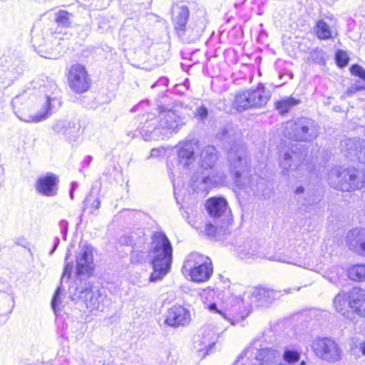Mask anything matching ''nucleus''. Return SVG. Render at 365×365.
<instances>
[{
    "label": "nucleus",
    "instance_id": "09e8293b",
    "mask_svg": "<svg viewBox=\"0 0 365 365\" xmlns=\"http://www.w3.org/2000/svg\"><path fill=\"white\" fill-rule=\"evenodd\" d=\"M92 158L91 156L86 157V162L89 163L91 161Z\"/></svg>",
    "mask_w": 365,
    "mask_h": 365
},
{
    "label": "nucleus",
    "instance_id": "a878e982",
    "mask_svg": "<svg viewBox=\"0 0 365 365\" xmlns=\"http://www.w3.org/2000/svg\"><path fill=\"white\" fill-rule=\"evenodd\" d=\"M189 16L190 11L185 2L178 1L173 4L172 21L175 31L187 24Z\"/></svg>",
    "mask_w": 365,
    "mask_h": 365
},
{
    "label": "nucleus",
    "instance_id": "5fc2aeb1",
    "mask_svg": "<svg viewBox=\"0 0 365 365\" xmlns=\"http://www.w3.org/2000/svg\"><path fill=\"white\" fill-rule=\"evenodd\" d=\"M71 289H72V287H69V292H70V293H71V294H72V293H73V292H72V290H71Z\"/></svg>",
    "mask_w": 365,
    "mask_h": 365
},
{
    "label": "nucleus",
    "instance_id": "f704fd0d",
    "mask_svg": "<svg viewBox=\"0 0 365 365\" xmlns=\"http://www.w3.org/2000/svg\"><path fill=\"white\" fill-rule=\"evenodd\" d=\"M148 258V253L140 250L135 249L131 252L130 260L133 263H143Z\"/></svg>",
    "mask_w": 365,
    "mask_h": 365
},
{
    "label": "nucleus",
    "instance_id": "cd10ccee",
    "mask_svg": "<svg viewBox=\"0 0 365 365\" xmlns=\"http://www.w3.org/2000/svg\"><path fill=\"white\" fill-rule=\"evenodd\" d=\"M72 269H73L72 263L67 262L64 267L63 272L61 276V285L58 286V288L56 289L55 294L53 297L52 301H51V307L55 313H56L57 311L60 309L61 295V292H62V289H63L62 288L63 282L65 279H66V280L69 279L71 272H72Z\"/></svg>",
    "mask_w": 365,
    "mask_h": 365
},
{
    "label": "nucleus",
    "instance_id": "6ab92c4d",
    "mask_svg": "<svg viewBox=\"0 0 365 365\" xmlns=\"http://www.w3.org/2000/svg\"><path fill=\"white\" fill-rule=\"evenodd\" d=\"M68 82L74 92L81 93L88 90L91 80L85 67L77 63L71 66L68 74Z\"/></svg>",
    "mask_w": 365,
    "mask_h": 365
},
{
    "label": "nucleus",
    "instance_id": "de8ad7c7",
    "mask_svg": "<svg viewBox=\"0 0 365 365\" xmlns=\"http://www.w3.org/2000/svg\"><path fill=\"white\" fill-rule=\"evenodd\" d=\"M71 255V252L70 251H68L67 253H66V258H65V260L67 261L69 256Z\"/></svg>",
    "mask_w": 365,
    "mask_h": 365
},
{
    "label": "nucleus",
    "instance_id": "c03bdc74",
    "mask_svg": "<svg viewBox=\"0 0 365 365\" xmlns=\"http://www.w3.org/2000/svg\"><path fill=\"white\" fill-rule=\"evenodd\" d=\"M359 349L362 354L365 356V341L359 344Z\"/></svg>",
    "mask_w": 365,
    "mask_h": 365
},
{
    "label": "nucleus",
    "instance_id": "bb28decb",
    "mask_svg": "<svg viewBox=\"0 0 365 365\" xmlns=\"http://www.w3.org/2000/svg\"><path fill=\"white\" fill-rule=\"evenodd\" d=\"M204 31V26L202 23L199 25L197 23L187 24L183 27L177 29L175 31L178 37L185 43L195 42L199 38Z\"/></svg>",
    "mask_w": 365,
    "mask_h": 365
},
{
    "label": "nucleus",
    "instance_id": "4d7b16f0",
    "mask_svg": "<svg viewBox=\"0 0 365 365\" xmlns=\"http://www.w3.org/2000/svg\"><path fill=\"white\" fill-rule=\"evenodd\" d=\"M299 289H300L299 287H297V289H295V290L299 291Z\"/></svg>",
    "mask_w": 365,
    "mask_h": 365
},
{
    "label": "nucleus",
    "instance_id": "4c0bfd02",
    "mask_svg": "<svg viewBox=\"0 0 365 365\" xmlns=\"http://www.w3.org/2000/svg\"><path fill=\"white\" fill-rule=\"evenodd\" d=\"M356 158L359 161L365 163V140H361V141L359 142Z\"/></svg>",
    "mask_w": 365,
    "mask_h": 365
},
{
    "label": "nucleus",
    "instance_id": "dca6fc26",
    "mask_svg": "<svg viewBox=\"0 0 365 365\" xmlns=\"http://www.w3.org/2000/svg\"><path fill=\"white\" fill-rule=\"evenodd\" d=\"M51 128L53 133L63 136L69 143L76 142L82 133L80 123L72 119L55 120Z\"/></svg>",
    "mask_w": 365,
    "mask_h": 365
},
{
    "label": "nucleus",
    "instance_id": "6e6552de",
    "mask_svg": "<svg viewBox=\"0 0 365 365\" xmlns=\"http://www.w3.org/2000/svg\"><path fill=\"white\" fill-rule=\"evenodd\" d=\"M236 252L240 258L245 260H254L257 259H267L270 261L293 264L302 266L301 262L295 258L287 255H270L267 247L261 245L255 239H246L239 241L237 245Z\"/></svg>",
    "mask_w": 365,
    "mask_h": 365
},
{
    "label": "nucleus",
    "instance_id": "58836bf2",
    "mask_svg": "<svg viewBox=\"0 0 365 365\" xmlns=\"http://www.w3.org/2000/svg\"><path fill=\"white\" fill-rule=\"evenodd\" d=\"M195 115L201 120H204L208 115V110L206 107L202 106L197 108Z\"/></svg>",
    "mask_w": 365,
    "mask_h": 365
},
{
    "label": "nucleus",
    "instance_id": "ddd939ff",
    "mask_svg": "<svg viewBox=\"0 0 365 365\" xmlns=\"http://www.w3.org/2000/svg\"><path fill=\"white\" fill-rule=\"evenodd\" d=\"M269 99L263 85L259 83L257 88L250 89L235 96L233 107L239 112L252 108L264 106Z\"/></svg>",
    "mask_w": 365,
    "mask_h": 365
},
{
    "label": "nucleus",
    "instance_id": "473e14b6",
    "mask_svg": "<svg viewBox=\"0 0 365 365\" xmlns=\"http://www.w3.org/2000/svg\"><path fill=\"white\" fill-rule=\"evenodd\" d=\"M349 279L355 281H365V264H355L348 269Z\"/></svg>",
    "mask_w": 365,
    "mask_h": 365
},
{
    "label": "nucleus",
    "instance_id": "8fccbe9b",
    "mask_svg": "<svg viewBox=\"0 0 365 365\" xmlns=\"http://www.w3.org/2000/svg\"><path fill=\"white\" fill-rule=\"evenodd\" d=\"M285 294H289L291 292V289H286L283 291Z\"/></svg>",
    "mask_w": 365,
    "mask_h": 365
},
{
    "label": "nucleus",
    "instance_id": "0eeeda50",
    "mask_svg": "<svg viewBox=\"0 0 365 365\" xmlns=\"http://www.w3.org/2000/svg\"><path fill=\"white\" fill-rule=\"evenodd\" d=\"M280 359L277 349L265 347L257 339L245 349L234 365H278Z\"/></svg>",
    "mask_w": 365,
    "mask_h": 365
},
{
    "label": "nucleus",
    "instance_id": "37998d69",
    "mask_svg": "<svg viewBox=\"0 0 365 365\" xmlns=\"http://www.w3.org/2000/svg\"><path fill=\"white\" fill-rule=\"evenodd\" d=\"M60 243V240L58 237L55 238L54 245L52 250L51 251L50 254L52 255L53 252L56 250V249L58 247V245Z\"/></svg>",
    "mask_w": 365,
    "mask_h": 365
},
{
    "label": "nucleus",
    "instance_id": "f8f14e48",
    "mask_svg": "<svg viewBox=\"0 0 365 365\" xmlns=\"http://www.w3.org/2000/svg\"><path fill=\"white\" fill-rule=\"evenodd\" d=\"M73 296L81 300L86 308L93 310L103 312L107 305V295L103 288H98L85 282L84 286L73 288Z\"/></svg>",
    "mask_w": 365,
    "mask_h": 365
},
{
    "label": "nucleus",
    "instance_id": "6e6d98bb",
    "mask_svg": "<svg viewBox=\"0 0 365 365\" xmlns=\"http://www.w3.org/2000/svg\"><path fill=\"white\" fill-rule=\"evenodd\" d=\"M167 80L166 79H162L160 81H166Z\"/></svg>",
    "mask_w": 365,
    "mask_h": 365
},
{
    "label": "nucleus",
    "instance_id": "393cba45",
    "mask_svg": "<svg viewBox=\"0 0 365 365\" xmlns=\"http://www.w3.org/2000/svg\"><path fill=\"white\" fill-rule=\"evenodd\" d=\"M346 243L350 250L365 257V229L350 230L346 235Z\"/></svg>",
    "mask_w": 365,
    "mask_h": 365
},
{
    "label": "nucleus",
    "instance_id": "c85d7f7f",
    "mask_svg": "<svg viewBox=\"0 0 365 365\" xmlns=\"http://www.w3.org/2000/svg\"><path fill=\"white\" fill-rule=\"evenodd\" d=\"M314 32L320 40L334 38L336 36V33L333 31L324 19H319L317 21L314 27Z\"/></svg>",
    "mask_w": 365,
    "mask_h": 365
},
{
    "label": "nucleus",
    "instance_id": "7c9ffc66",
    "mask_svg": "<svg viewBox=\"0 0 365 365\" xmlns=\"http://www.w3.org/2000/svg\"><path fill=\"white\" fill-rule=\"evenodd\" d=\"M300 103V100L292 96L286 97L275 103V108L280 114L287 113Z\"/></svg>",
    "mask_w": 365,
    "mask_h": 365
},
{
    "label": "nucleus",
    "instance_id": "2f4dec72",
    "mask_svg": "<svg viewBox=\"0 0 365 365\" xmlns=\"http://www.w3.org/2000/svg\"><path fill=\"white\" fill-rule=\"evenodd\" d=\"M73 14L64 10H58L54 14V21L58 27L68 28L71 26Z\"/></svg>",
    "mask_w": 365,
    "mask_h": 365
},
{
    "label": "nucleus",
    "instance_id": "20e7f679",
    "mask_svg": "<svg viewBox=\"0 0 365 365\" xmlns=\"http://www.w3.org/2000/svg\"><path fill=\"white\" fill-rule=\"evenodd\" d=\"M228 160L230 172L234 174L237 185L241 186L247 192H252L254 195H264L266 183L259 176L252 175L247 182H241L240 178L247 167V152L243 145H235L231 148Z\"/></svg>",
    "mask_w": 365,
    "mask_h": 365
},
{
    "label": "nucleus",
    "instance_id": "13d9d810",
    "mask_svg": "<svg viewBox=\"0 0 365 365\" xmlns=\"http://www.w3.org/2000/svg\"><path fill=\"white\" fill-rule=\"evenodd\" d=\"M1 170V168L0 167V171Z\"/></svg>",
    "mask_w": 365,
    "mask_h": 365
},
{
    "label": "nucleus",
    "instance_id": "3c124183",
    "mask_svg": "<svg viewBox=\"0 0 365 365\" xmlns=\"http://www.w3.org/2000/svg\"><path fill=\"white\" fill-rule=\"evenodd\" d=\"M70 197L71 199H73V189H71L70 191Z\"/></svg>",
    "mask_w": 365,
    "mask_h": 365
},
{
    "label": "nucleus",
    "instance_id": "39448f33",
    "mask_svg": "<svg viewBox=\"0 0 365 365\" xmlns=\"http://www.w3.org/2000/svg\"><path fill=\"white\" fill-rule=\"evenodd\" d=\"M333 304L339 314L351 322L355 321L356 315L365 317V290L354 287L349 292H340Z\"/></svg>",
    "mask_w": 365,
    "mask_h": 365
},
{
    "label": "nucleus",
    "instance_id": "9d476101",
    "mask_svg": "<svg viewBox=\"0 0 365 365\" xmlns=\"http://www.w3.org/2000/svg\"><path fill=\"white\" fill-rule=\"evenodd\" d=\"M282 128L285 138L299 142H312L319 133L317 123L307 118L288 120L282 125Z\"/></svg>",
    "mask_w": 365,
    "mask_h": 365
},
{
    "label": "nucleus",
    "instance_id": "b1692460",
    "mask_svg": "<svg viewBox=\"0 0 365 365\" xmlns=\"http://www.w3.org/2000/svg\"><path fill=\"white\" fill-rule=\"evenodd\" d=\"M58 177L53 173H48L46 175L38 178L36 184V190L38 193L44 196H55L58 192Z\"/></svg>",
    "mask_w": 365,
    "mask_h": 365
},
{
    "label": "nucleus",
    "instance_id": "79ce46f5",
    "mask_svg": "<svg viewBox=\"0 0 365 365\" xmlns=\"http://www.w3.org/2000/svg\"><path fill=\"white\" fill-rule=\"evenodd\" d=\"M304 192V188L302 186L297 187L294 190L295 195L298 196H299L301 194H303Z\"/></svg>",
    "mask_w": 365,
    "mask_h": 365
},
{
    "label": "nucleus",
    "instance_id": "e433bc0d",
    "mask_svg": "<svg viewBox=\"0 0 365 365\" xmlns=\"http://www.w3.org/2000/svg\"><path fill=\"white\" fill-rule=\"evenodd\" d=\"M336 61L340 67H344L349 62V57L346 53L342 51H338L336 53Z\"/></svg>",
    "mask_w": 365,
    "mask_h": 365
},
{
    "label": "nucleus",
    "instance_id": "f03ea898",
    "mask_svg": "<svg viewBox=\"0 0 365 365\" xmlns=\"http://www.w3.org/2000/svg\"><path fill=\"white\" fill-rule=\"evenodd\" d=\"M217 159L215 147L207 145L202 150L200 168L192 176L191 187L194 192L202 197L207 195L212 187L222 185L225 181V174L214 168Z\"/></svg>",
    "mask_w": 365,
    "mask_h": 365
},
{
    "label": "nucleus",
    "instance_id": "864d4df0",
    "mask_svg": "<svg viewBox=\"0 0 365 365\" xmlns=\"http://www.w3.org/2000/svg\"><path fill=\"white\" fill-rule=\"evenodd\" d=\"M299 365H306V361L304 360H302L301 362H300V364Z\"/></svg>",
    "mask_w": 365,
    "mask_h": 365
},
{
    "label": "nucleus",
    "instance_id": "4be33fe9",
    "mask_svg": "<svg viewBox=\"0 0 365 365\" xmlns=\"http://www.w3.org/2000/svg\"><path fill=\"white\" fill-rule=\"evenodd\" d=\"M198 150L197 141L187 140L178 146V163L180 167L188 168L196 160L195 153Z\"/></svg>",
    "mask_w": 365,
    "mask_h": 365
},
{
    "label": "nucleus",
    "instance_id": "aec40b11",
    "mask_svg": "<svg viewBox=\"0 0 365 365\" xmlns=\"http://www.w3.org/2000/svg\"><path fill=\"white\" fill-rule=\"evenodd\" d=\"M312 349L316 355L328 361H336L340 358V351L337 344L329 338H319L312 344Z\"/></svg>",
    "mask_w": 365,
    "mask_h": 365
},
{
    "label": "nucleus",
    "instance_id": "c9c22d12",
    "mask_svg": "<svg viewBox=\"0 0 365 365\" xmlns=\"http://www.w3.org/2000/svg\"><path fill=\"white\" fill-rule=\"evenodd\" d=\"M215 224H216V225H214L210 222L206 224L205 232L208 236H210V237L215 236L216 232H217V230L219 229L223 230L224 232H225V230L227 227V226H225V225H224L222 227L221 226L222 225V224L218 220H215Z\"/></svg>",
    "mask_w": 365,
    "mask_h": 365
},
{
    "label": "nucleus",
    "instance_id": "2eb2a0df",
    "mask_svg": "<svg viewBox=\"0 0 365 365\" xmlns=\"http://www.w3.org/2000/svg\"><path fill=\"white\" fill-rule=\"evenodd\" d=\"M94 249L91 245L85 244L81 247L76 256V276L82 282L89 277L94 269Z\"/></svg>",
    "mask_w": 365,
    "mask_h": 365
},
{
    "label": "nucleus",
    "instance_id": "c756f323",
    "mask_svg": "<svg viewBox=\"0 0 365 365\" xmlns=\"http://www.w3.org/2000/svg\"><path fill=\"white\" fill-rule=\"evenodd\" d=\"M360 139L346 138L341 141V150L349 158H354L356 155Z\"/></svg>",
    "mask_w": 365,
    "mask_h": 365
},
{
    "label": "nucleus",
    "instance_id": "a19ab883",
    "mask_svg": "<svg viewBox=\"0 0 365 365\" xmlns=\"http://www.w3.org/2000/svg\"><path fill=\"white\" fill-rule=\"evenodd\" d=\"M68 225V223L65 220H62L59 222V227L61 229V232L63 235V240L66 239Z\"/></svg>",
    "mask_w": 365,
    "mask_h": 365
},
{
    "label": "nucleus",
    "instance_id": "ea45409f",
    "mask_svg": "<svg viewBox=\"0 0 365 365\" xmlns=\"http://www.w3.org/2000/svg\"><path fill=\"white\" fill-rule=\"evenodd\" d=\"M85 202L87 203L91 202V207L94 209V210H98L101 206V201L98 198H94L92 200L91 196H88L86 198Z\"/></svg>",
    "mask_w": 365,
    "mask_h": 365
},
{
    "label": "nucleus",
    "instance_id": "412c9836",
    "mask_svg": "<svg viewBox=\"0 0 365 365\" xmlns=\"http://www.w3.org/2000/svg\"><path fill=\"white\" fill-rule=\"evenodd\" d=\"M282 295L281 291L264 287H255L248 292L250 302L259 307L267 306Z\"/></svg>",
    "mask_w": 365,
    "mask_h": 365
},
{
    "label": "nucleus",
    "instance_id": "a211bd4d",
    "mask_svg": "<svg viewBox=\"0 0 365 365\" xmlns=\"http://www.w3.org/2000/svg\"><path fill=\"white\" fill-rule=\"evenodd\" d=\"M205 207L209 215L222 224V227L224 225L228 226L231 220V211L225 198L211 197L207 200Z\"/></svg>",
    "mask_w": 365,
    "mask_h": 365
},
{
    "label": "nucleus",
    "instance_id": "a18cd8bd",
    "mask_svg": "<svg viewBox=\"0 0 365 365\" xmlns=\"http://www.w3.org/2000/svg\"><path fill=\"white\" fill-rule=\"evenodd\" d=\"M151 156H157L158 155V150L153 149L150 153Z\"/></svg>",
    "mask_w": 365,
    "mask_h": 365
},
{
    "label": "nucleus",
    "instance_id": "9b49d317",
    "mask_svg": "<svg viewBox=\"0 0 365 365\" xmlns=\"http://www.w3.org/2000/svg\"><path fill=\"white\" fill-rule=\"evenodd\" d=\"M182 272L183 274H189L194 282H205L212 274L211 260L207 257L193 252L185 260Z\"/></svg>",
    "mask_w": 365,
    "mask_h": 365
},
{
    "label": "nucleus",
    "instance_id": "49530a36",
    "mask_svg": "<svg viewBox=\"0 0 365 365\" xmlns=\"http://www.w3.org/2000/svg\"><path fill=\"white\" fill-rule=\"evenodd\" d=\"M128 240H125V242H126L127 244H128V243H129L130 245H133V240H131V238H130V237H128Z\"/></svg>",
    "mask_w": 365,
    "mask_h": 365
},
{
    "label": "nucleus",
    "instance_id": "423d86ee",
    "mask_svg": "<svg viewBox=\"0 0 365 365\" xmlns=\"http://www.w3.org/2000/svg\"><path fill=\"white\" fill-rule=\"evenodd\" d=\"M16 117L26 123H39L49 118L61 106V101L56 97L46 96L41 110L36 113H30L29 102L24 95L16 96L12 101Z\"/></svg>",
    "mask_w": 365,
    "mask_h": 365
},
{
    "label": "nucleus",
    "instance_id": "5701e85b",
    "mask_svg": "<svg viewBox=\"0 0 365 365\" xmlns=\"http://www.w3.org/2000/svg\"><path fill=\"white\" fill-rule=\"evenodd\" d=\"M191 321L190 312L182 306H173L166 314L165 323L173 327L187 325Z\"/></svg>",
    "mask_w": 365,
    "mask_h": 365
},
{
    "label": "nucleus",
    "instance_id": "f257e3e1",
    "mask_svg": "<svg viewBox=\"0 0 365 365\" xmlns=\"http://www.w3.org/2000/svg\"><path fill=\"white\" fill-rule=\"evenodd\" d=\"M143 118L139 129L145 141L168 138L186 123L185 118L172 109L161 110L158 115L148 113Z\"/></svg>",
    "mask_w": 365,
    "mask_h": 365
},
{
    "label": "nucleus",
    "instance_id": "72a5a7b5",
    "mask_svg": "<svg viewBox=\"0 0 365 365\" xmlns=\"http://www.w3.org/2000/svg\"><path fill=\"white\" fill-rule=\"evenodd\" d=\"M282 357L288 364H294L299 361L301 353L297 350L287 349L284 351Z\"/></svg>",
    "mask_w": 365,
    "mask_h": 365
},
{
    "label": "nucleus",
    "instance_id": "7ed1b4c3",
    "mask_svg": "<svg viewBox=\"0 0 365 365\" xmlns=\"http://www.w3.org/2000/svg\"><path fill=\"white\" fill-rule=\"evenodd\" d=\"M148 259L153 268L150 282L160 280L170 272L173 263V246L165 234L155 232L153 235Z\"/></svg>",
    "mask_w": 365,
    "mask_h": 365
},
{
    "label": "nucleus",
    "instance_id": "4468645a",
    "mask_svg": "<svg viewBox=\"0 0 365 365\" xmlns=\"http://www.w3.org/2000/svg\"><path fill=\"white\" fill-rule=\"evenodd\" d=\"M209 309L218 313L232 325L239 324L248 315V310L244 306L240 296H231L228 297L225 302V309L224 311L219 310L216 304H210Z\"/></svg>",
    "mask_w": 365,
    "mask_h": 365
},
{
    "label": "nucleus",
    "instance_id": "603ef678",
    "mask_svg": "<svg viewBox=\"0 0 365 365\" xmlns=\"http://www.w3.org/2000/svg\"><path fill=\"white\" fill-rule=\"evenodd\" d=\"M77 186V184L76 182H73L72 183V187L71 189H73L74 190L75 187Z\"/></svg>",
    "mask_w": 365,
    "mask_h": 365
},
{
    "label": "nucleus",
    "instance_id": "1a4fd4ad",
    "mask_svg": "<svg viewBox=\"0 0 365 365\" xmlns=\"http://www.w3.org/2000/svg\"><path fill=\"white\" fill-rule=\"evenodd\" d=\"M329 184L336 190L350 192L361 189L365 184V175L359 170L333 168L328 173Z\"/></svg>",
    "mask_w": 365,
    "mask_h": 365
},
{
    "label": "nucleus",
    "instance_id": "f3484780",
    "mask_svg": "<svg viewBox=\"0 0 365 365\" xmlns=\"http://www.w3.org/2000/svg\"><path fill=\"white\" fill-rule=\"evenodd\" d=\"M306 156L305 151L300 150L297 145H292L282 151L279 164L283 174L289 175L290 171L299 169L302 165Z\"/></svg>",
    "mask_w": 365,
    "mask_h": 365
}]
</instances>
